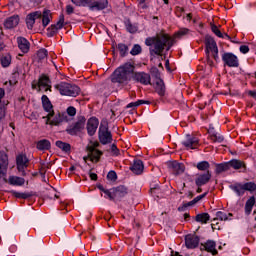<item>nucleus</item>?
Here are the masks:
<instances>
[{
	"instance_id": "f257e3e1",
	"label": "nucleus",
	"mask_w": 256,
	"mask_h": 256,
	"mask_svg": "<svg viewBox=\"0 0 256 256\" xmlns=\"http://www.w3.org/2000/svg\"><path fill=\"white\" fill-rule=\"evenodd\" d=\"M145 45L149 48L151 55H158L161 57L163 51H169L173 45H175V38H172L168 34L162 33L157 34L153 37H148L145 39Z\"/></svg>"
},
{
	"instance_id": "f03ea898",
	"label": "nucleus",
	"mask_w": 256,
	"mask_h": 256,
	"mask_svg": "<svg viewBox=\"0 0 256 256\" xmlns=\"http://www.w3.org/2000/svg\"><path fill=\"white\" fill-rule=\"evenodd\" d=\"M133 71H135V65L131 62H127L118 67L112 74V83H119V85H127L131 79H133Z\"/></svg>"
},
{
	"instance_id": "7ed1b4c3",
	"label": "nucleus",
	"mask_w": 256,
	"mask_h": 256,
	"mask_svg": "<svg viewBox=\"0 0 256 256\" xmlns=\"http://www.w3.org/2000/svg\"><path fill=\"white\" fill-rule=\"evenodd\" d=\"M55 89L59 91L60 95H65L67 97H77V95L81 93V88H79V86L67 82H60L55 86Z\"/></svg>"
},
{
	"instance_id": "20e7f679",
	"label": "nucleus",
	"mask_w": 256,
	"mask_h": 256,
	"mask_svg": "<svg viewBox=\"0 0 256 256\" xmlns=\"http://www.w3.org/2000/svg\"><path fill=\"white\" fill-rule=\"evenodd\" d=\"M98 137L102 145H109V143L113 141V135L111 134V131H109L107 122H101L99 126Z\"/></svg>"
},
{
	"instance_id": "39448f33",
	"label": "nucleus",
	"mask_w": 256,
	"mask_h": 256,
	"mask_svg": "<svg viewBox=\"0 0 256 256\" xmlns=\"http://www.w3.org/2000/svg\"><path fill=\"white\" fill-rule=\"evenodd\" d=\"M129 193V189L126 186L120 185L115 188H112L111 191H106V199H110V201H115V199H123L125 195Z\"/></svg>"
},
{
	"instance_id": "423d86ee",
	"label": "nucleus",
	"mask_w": 256,
	"mask_h": 256,
	"mask_svg": "<svg viewBox=\"0 0 256 256\" xmlns=\"http://www.w3.org/2000/svg\"><path fill=\"white\" fill-rule=\"evenodd\" d=\"M87 119L85 116H78L77 121L71 125L68 129H66L68 135H77V133H81L83 129H85V123Z\"/></svg>"
},
{
	"instance_id": "0eeeda50",
	"label": "nucleus",
	"mask_w": 256,
	"mask_h": 256,
	"mask_svg": "<svg viewBox=\"0 0 256 256\" xmlns=\"http://www.w3.org/2000/svg\"><path fill=\"white\" fill-rule=\"evenodd\" d=\"M16 165L20 175H22V177H26L27 172H25V170L29 167V158H27V155L19 154L16 157Z\"/></svg>"
},
{
	"instance_id": "6e6552de",
	"label": "nucleus",
	"mask_w": 256,
	"mask_h": 256,
	"mask_svg": "<svg viewBox=\"0 0 256 256\" xmlns=\"http://www.w3.org/2000/svg\"><path fill=\"white\" fill-rule=\"evenodd\" d=\"M42 107L48 115L46 117H43V119H46V125H49V121H51V117L55 115V111L53 110V104L51 103V100H49V97L47 95L42 96Z\"/></svg>"
},
{
	"instance_id": "1a4fd4ad",
	"label": "nucleus",
	"mask_w": 256,
	"mask_h": 256,
	"mask_svg": "<svg viewBox=\"0 0 256 256\" xmlns=\"http://www.w3.org/2000/svg\"><path fill=\"white\" fill-rule=\"evenodd\" d=\"M132 79L136 83H141V85H151V75L149 73L133 71Z\"/></svg>"
},
{
	"instance_id": "9d476101",
	"label": "nucleus",
	"mask_w": 256,
	"mask_h": 256,
	"mask_svg": "<svg viewBox=\"0 0 256 256\" xmlns=\"http://www.w3.org/2000/svg\"><path fill=\"white\" fill-rule=\"evenodd\" d=\"M222 61L227 67H239V58L231 52H225L222 55Z\"/></svg>"
},
{
	"instance_id": "9b49d317",
	"label": "nucleus",
	"mask_w": 256,
	"mask_h": 256,
	"mask_svg": "<svg viewBox=\"0 0 256 256\" xmlns=\"http://www.w3.org/2000/svg\"><path fill=\"white\" fill-rule=\"evenodd\" d=\"M168 169L172 175H183L185 173V164L177 161L168 162Z\"/></svg>"
},
{
	"instance_id": "f8f14e48",
	"label": "nucleus",
	"mask_w": 256,
	"mask_h": 256,
	"mask_svg": "<svg viewBox=\"0 0 256 256\" xmlns=\"http://www.w3.org/2000/svg\"><path fill=\"white\" fill-rule=\"evenodd\" d=\"M64 23H65V16L62 14L60 15L59 21L56 24H53L49 28H47V36L55 37V35H57V31H59V29H63Z\"/></svg>"
},
{
	"instance_id": "ddd939ff",
	"label": "nucleus",
	"mask_w": 256,
	"mask_h": 256,
	"mask_svg": "<svg viewBox=\"0 0 256 256\" xmlns=\"http://www.w3.org/2000/svg\"><path fill=\"white\" fill-rule=\"evenodd\" d=\"M182 145H184L186 149H197V147H199V138L187 134L185 139L182 141Z\"/></svg>"
},
{
	"instance_id": "4468645a",
	"label": "nucleus",
	"mask_w": 256,
	"mask_h": 256,
	"mask_svg": "<svg viewBox=\"0 0 256 256\" xmlns=\"http://www.w3.org/2000/svg\"><path fill=\"white\" fill-rule=\"evenodd\" d=\"M9 167V156L5 152H0V179L7 175V168Z\"/></svg>"
},
{
	"instance_id": "2eb2a0df",
	"label": "nucleus",
	"mask_w": 256,
	"mask_h": 256,
	"mask_svg": "<svg viewBox=\"0 0 256 256\" xmlns=\"http://www.w3.org/2000/svg\"><path fill=\"white\" fill-rule=\"evenodd\" d=\"M99 127V119L96 117H92L87 122V133L90 135V137H93L95 133H97V128Z\"/></svg>"
},
{
	"instance_id": "dca6fc26",
	"label": "nucleus",
	"mask_w": 256,
	"mask_h": 256,
	"mask_svg": "<svg viewBox=\"0 0 256 256\" xmlns=\"http://www.w3.org/2000/svg\"><path fill=\"white\" fill-rule=\"evenodd\" d=\"M109 7V0H97L89 4L90 11H103Z\"/></svg>"
},
{
	"instance_id": "f3484780",
	"label": "nucleus",
	"mask_w": 256,
	"mask_h": 256,
	"mask_svg": "<svg viewBox=\"0 0 256 256\" xmlns=\"http://www.w3.org/2000/svg\"><path fill=\"white\" fill-rule=\"evenodd\" d=\"M205 45H206V55H209V51L211 53L215 51L217 53V42H215V39L211 35L205 36Z\"/></svg>"
},
{
	"instance_id": "a211bd4d",
	"label": "nucleus",
	"mask_w": 256,
	"mask_h": 256,
	"mask_svg": "<svg viewBox=\"0 0 256 256\" xmlns=\"http://www.w3.org/2000/svg\"><path fill=\"white\" fill-rule=\"evenodd\" d=\"M209 181H211V171L198 174L197 178L195 179L197 187H203V185H207Z\"/></svg>"
},
{
	"instance_id": "6ab92c4d",
	"label": "nucleus",
	"mask_w": 256,
	"mask_h": 256,
	"mask_svg": "<svg viewBox=\"0 0 256 256\" xmlns=\"http://www.w3.org/2000/svg\"><path fill=\"white\" fill-rule=\"evenodd\" d=\"M185 245L187 249H195L199 246V238L196 235L188 234L185 237Z\"/></svg>"
},
{
	"instance_id": "aec40b11",
	"label": "nucleus",
	"mask_w": 256,
	"mask_h": 256,
	"mask_svg": "<svg viewBox=\"0 0 256 256\" xmlns=\"http://www.w3.org/2000/svg\"><path fill=\"white\" fill-rule=\"evenodd\" d=\"M217 244L215 241L208 240L205 244H201V251H207L212 255H217L219 252L217 251Z\"/></svg>"
},
{
	"instance_id": "412c9836",
	"label": "nucleus",
	"mask_w": 256,
	"mask_h": 256,
	"mask_svg": "<svg viewBox=\"0 0 256 256\" xmlns=\"http://www.w3.org/2000/svg\"><path fill=\"white\" fill-rule=\"evenodd\" d=\"M37 19H41V12L36 11L28 14L26 16L27 28L30 30L33 29V25H35V21H37Z\"/></svg>"
},
{
	"instance_id": "4be33fe9",
	"label": "nucleus",
	"mask_w": 256,
	"mask_h": 256,
	"mask_svg": "<svg viewBox=\"0 0 256 256\" xmlns=\"http://www.w3.org/2000/svg\"><path fill=\"white\" fill-rule=\"evenodd\" d=\"M228 167L229 169H235V170H239L242 172V173H245V171H247V166L245 165V162L241 161V160H238V159H233V160H230L228 162Z\"/></svg>"
},
{
	"instance_id": "5701e85b",
	"label": "nucleus",
	"mask_w": 256,
	"mask_h": 256,
	"mask_svg": "<svg viewBox=\"0 0 256 256\" xmlns=\"http://www.w3.org/2000/svg\"><path fill=\"white\" fill-rule=\"evenodd\" d=\"M17 44H18L20 51H22V53H29L31 44L29 43L28 39H26L24 37H18Z\"/></svg>"
},
{
	"instance_id": "b1692460",
	"label": "nucleus",
	"mask_w": 256,
	"mask_h": 256,
	"mask_svg": "<svg viewBox=\"0 0 256 256\" xmlns=\"http://www.w3.org/2000/svg\"><path fill=\"white\" fill-rule=\"evenodd\" d=\"M205 197H207V192H205L202 195L197 196L196 198H194L192 201H190L188 203H184L182 206H180L178 208V211H185V209H187V207H193V205H197V203H199V201H201V199H205Z\"/></svg>"
},
{
	"instance_id": "393cba45",
	"label": "nucleus",
	"mask_w": 256,
	"mask_h": 256,
	"mask_svg": "<svg viewBox=\"0 0 256 256\" xmlns=\"http://www.w3.org/2000/svg\"><path fill=\"white\" fill-rule=\"evenodd\" d=\"M145 169V166L143 165V161L137 159L133 161L132 167H130V170L135 175H141L143 173V170Z\"/></svg>"
},
{
	"instance_id": "a878e982",
	"label": "nucleus",
	"mask_w": 256,
	"mask_h": 256,
	"mask_svg": "<svg viewBox=\"0 0 256 256\" xmlns=\"http://www.w3.org/2000/svg\"><path fill=\"white\" fill-rule=\"evenodd\" d=\"M88 157L90 161H95L96 163L101 159V155H103V152L100 150H97L95 147H88Z\"/></svg>"
},
{
	"instance_id": "bb28decb",
	"label": "nucleus",
	"mask_w": 256,
	"mask_h": 256,
	"mask_svg": "<svg viewBox=\"0 0 256 256\" xmlns=\"http://www.w3.org/2000/svg\"><path fill=\"white\" fill-rule=\"evenodd\" d=\"M229 188L234 191L238 197H243L245 195V186L242 183L232 184Z\"/></svg>"
},
{
	"instance_id": "cd10ccee",
	"label": "nucleus",
	"mask_w": 256,
	"mask_h": 256,
	"mask_svg": "<svg viewBox=\"0 0 256 256\" xmlns=\"http://www.w3.org/2000/svg\"><path fill=\"white\" fill-rule=\"evenodd\" d=\"M38 83H39V91H41V87H46V91L51 90V86L49 85L51 83V80L48 78L47 75L42 74L39 77Z\"/></svg>"
},
{
	"instance_id": "c85d7f7f",
	"label": "nucleus",
	"mask_w": 256,
	"mask_h": 256,
	"mask_svg": "<svg viewBox=\"0 0 256 256\" xmlns=\"http://www.w3.org/2000/svg\"><path fill=\"white\" fill-rule=\"evenodd\" d=\"M208 133L210 135V140L213 141V143H223L225 141V137L223 135L215 132L213 128H210L208 130Z\"/></svg>"
},
{
	"instance_id": "c756f323",
	"label": "nucleus",
	"mask_w": 256,
	"mask_h": 256,
	"mask_svg": "<svg viewBox=\"0 0 256 256\" xmlns=\"http://www.w3.org/2000/svg\"><path fill=\"white\" fill-rule=\"evenodd\" d=\"M19 25V16H11L4 22V27L6 29H13Z\"/></svg>"
},
{
	"instance_id": "7c9ffc66",
	"label": "nucleus",
	"mask_w": 256,
	"mask_h": 256,
	"mask_svg": "<svg viewBox=\"0 0 256 256\" xmlns=\"http://www.w3.org/2000/svg\"><path fill=\"white\" fill-rule=\"evenodd\" d=\"M36 148L39 151H49V149H51V142L47 139H42L37 142Z\"/></svg>"
},
{
	"instance_id": "2f4dec72",
	"label": "nucleus",
	"mask_w": 256,
	"mask_h": 256,
	"mask_svg": "<svg viewBox=\"0 0 256 256\" xmlns=\"http://www.w3.org/2000/svg\"><path fill=\"white\" fill-rule=\"evenodd\" d=\"M8 183L10 185H16V186L25 185V178H22L19 176H10L8 179Z\"/></svg>"
},
{
	"instance_id": "473e14b6",
	"label": "nucleus",
	"mask_w": 256,
	"mask_h": 256,
	"mask_svg": "<svg viewBox=\"0 0 256 256\" xmlns=\"http://www.w3.org/2000/svg\"><path fill=\"white\" fill-rule=\"evenodd\" d=\"M211 219L209 213H200L195 216V221L197 223L207 224V222Z\"/></svg>"
},
{
	"instance_id": "72a5a7b5",
	"label": "nucleus",
	"mask_w": 256,
	"mask_h": 256,
	"mask_svg": "<svg viewBox=\"0 0 256 256\" xmlns=\"http://www.w3.org/2000/svg\"><path fill=\"white\" fill-rule=\"evenodd\" d=\"M156 93L160 96V97H165V82H163V80L159 79L156 82Z\"/></svg>"
},
{
	"instance_id": "f704fd0d",
	"label": "nucleus",
	"mask_w": 256,
	"mask_h": 256,
	"mask_svg": "<svg viewBox=\"0 0 256 256\" xmlns=\"http://www.w3.org/2000/svg\"><path fill=\"white\" fill-rule=\"evenodd\" d=\"M229 217H233V214L229 213L227 215L225 212L218 211L216 213V218H214L213 221H229L231 220Z\"/></svg>"
},
{
	"instance_id": "c9c22d12",
	"label": "nucleus",
	"mask_w": 256,
	"mask_h": 256,
	"mask_svg": "<svg viewBox=\"0 0 256 256\" xmlns=\"http://www.w3.org/2000/svg\"><path fill=\"white\" fill-rule=\"evenodd\" d=\"M56 147H58V149H61V151H63L64 153H69V151H71V144L63 142L61 140L56 141Z\"/></svg>"
},
{
	"instance_id": "e433bc0d",
	"label": "nucleus",
	"mask_w": 256,
	"mask_h": 256,
	"mask_svg": "<svg viewBox=\"0 0 256 256\" xmlns=\"http://www.w3.org/2000/svg\"><path fill=\"white\" fill-rule=\"evenodd\" d=\"M42 17V25L43 27H47L49 23H51V11L45 10L43 14H41Z\"/></svg>"
},
{
	"instance_id": "4c0bfd02",
	"label": "nucleus",
	"mask_w": 256,
	"mask_h": 256,
	"mask_svg": "<svg viewBox=\"0 0 256 256\" xmlns=\"http://www.w3.org/2000/svg\"><path fill=\"white\" fill-rule=\"evenodd\" d=\"M191 31L188 28H180L175 34L174 39H183V37H187Z\"/></svg>"
},
{
	"instance_id": "58836bf2",
	"label": "nucleus",
	"mask_w": 256,
	"mask_h": 256,
	"mask_svg": "<svg viewBox=\"0 0 256 256\" xmlns=\"http://www.w3.org/2000/svg\"><path fill=\"white\" fill-rule=\"evenodd\" d=\"M229 162H225V163H220V164H216V173L217 175L225 172V171H229Z\"/></svg>"
},
{
	"instance_id": "ea45409f",
	"label": "nucleus",
	"mask_w": 256,
	"mask_h": 256,
	"mask_svg": "<svg viewBox=\"0 0 256 256\" xmlns=\"http://www.w3.org/2000/svg\"><path fill=\"white\" fill-rule=\"evenodd\" d=\"M125 27H126V30L128 31V33H137V31L139 29L137 27V25L131 23V20L125 21Z\"/></svg>"
},
{
	"instance_id": "a19ab883",
	"label": "nucleus",
	"mask_w": 256,
	"mask_h": 256,
	"mask_svg": "<svg viewBox=\"0 0 256 256\" xmlns=\"http://www.w3.org/2000/svg\"><path fill=\"white\" fill-rule=\"evenodd\" d=\"M211 167V164H209V162L207 161H201L198 162L196 165V169H198V171H209V168Z\"/></svg>"
},
{
	"instance_id": "79ce46f5",
	"label": "nucleus",
	"mask_w": 256,
	"mask_h": 256,
	"mask_svg": "<svg viewBox=\"0 0 256 256\" xmlns=\"http://www.w3.org/2000/svg\"><path fill=\"white\" fill-rule=\"evenodd\" d=\"M139 105H151L149 100H138L136 102H131L127 105V109H131V107H139Z\"/></svg>"
},
{
	"instance_id": "37998d69",
	"label": "nucleus",
	"mask_w": 256,
	"mask_h": 256,
	"mask_svg": "<svg viewBox=\"0 0 256 256\" xmlns=\"http://www.w3.org/2000/svg\"><path fill=\"white\" fill-rule=\"evenodd\" d=\"M60 123H63V115L61 113L56 114L53 120L48 121V125H59Z\"/></svg>"
},
{
	"instance_id": "c03bdc74",
	"label": "nucleus",
	"mask_w": 256,
	"mask_h": 256,
	"mask_svg": "<svg viewBox=\"0 0 256 256\" xmlns=\"http://www.w3.org/2000/svg\"><path fill=\"white\" fill-rule=\"evenodd\" d=\"M13 197H16V199H29L31 197L30 193H23V192H17V191H11Z\"/></svg>"
},
{
	"instance_id": "a18cd8bd",
	"label": "nucleus",
	"mask_w": 256,
	"mask_h": 256,
	"mask_svg": "<svg viewBox=\"0 0 256 256\" xmlns=\"http://www.w3.org/2000/svg\"><path fill=\"white\" fill-rule=\"evenodd\" d=\"M71 2L76 5V7H87L91 4V0H71Z\"/></svg>"
},
{
	"instance_id": "49530a36",
	"label": "nucleus",
	"mask_w": 256,
	"mask_h": 256,
	"mask_svg": "<svg viewBox=\"0 0 256 256\" xmlns=\"http://www.w3.org/2000/svg\"><path fill=\"white\" fill-rule=\"evenodd\" d=\"M1 65H2V67H9V65H11V55L10 54H6V55L2 56Z\"/></svg>"
},
{
	"instance_id": "de8ad7c7",
	"label": "nucleus",
	"mask_w": 256,
	"mask_h": 256,
	"mask_svg": "<svg viewBox=\"0 0 256 256\" xmlns=\"http://www.w3.org/2000/svg\"><path fill=\"white\" fill-rule=\"evenodd\" d=\"M118 50L120 53V57H125V55H127L128 51H129V47H127V45L120 43L118 44Z\"/></svg>"
},
{
	"instance_id": "09e8293b",
	"label": "nucleus",
	"mask_w": 256,
	"mask_h": 256,
	"mask_svg": "<svg viewBox=\"0 0 256 256\" xmlns=\"http://www.w3.org/2000/svg\"><path fill=\"white\" fill-rule=\"evenodd\" d=\"M243 185H244V190L245 191H249L250 193H253L254 191H256L255 182H246Z\"/></svg>"
},
{
	"instance_id": "8fccbe9b",
	"label": "nucleus",
	"mask_w": 256,
	"mask_h": 256,
	"mask_svg": "<svg viewBox=\"0 0 256 256\" xmlns=\"http://www.w3.org/2000/svg\"><path fill=\"white\" fill-rule=\"evenodd\" d=\"M211 31L215 34L216 37H220V39H223V33H221V30H219V27L215 24H211Z\"/></svg>"
},
{
	"instance_id": "3c124183",
	"label": "nucleus",
	"mask_w": 256,
	"mask_h": 256,
	"mask_svg": "<svg viewBox=\"0 0 256 256\" xmlns=\"http://www.w3.org/2000/svg\"><path fill=\"white\" fill-rule=\"evenodd\" d=\"M47 55H48V52H47V49L45 48H42L37 52V57L40 61H43V59H45Z\"/></svg>"
},
{
	"instance_id": "603ef678",
	"label": "nucleus",
	"mask_w": 256,
	"mask_h": 256,
	"mask_svg": "<svg viewBox=\"0 0 256 256\" xmlns=\"http://www.w3.org/2000/svg\"><path fill=\"white\" fill-rule=\"evenodd\" d=\"M142 49H141V45L135 44L132 48V50L130 51L131 55H139L141 53Z\"/></svg>"
},
{
	"instance_id": "864d4df0",
	"label": "nucleus",
	"mask_w": 256,
	"mask_h": 256,
	"mask_svg": "<svg viewBox=\"0 0 256 256\" xmlns=\"http://www.w3.org/2000/svg\"><path fill=\"white\" fill-rule=\"evenodd\" d=\"M107 179H109L110 181H117V173L115 171L111 170L107 174Z\"/></svg>"
},
{
	"instance_id": "5fc2aeb1",
	"label": "nucleus",
	"mask_w": 256,
	"mask_h": 256,
	"mask_svg": "<svg viewBox=\"0 0 256 256\" xmlns=\"http://www.w3.org/2000/svg\"><path fill=\"white\" fill-rule=\"evenodd\" d=\"M67 114L70 116V117H75V115H77V109H75V107L73 106H69L67 108Z\"/></svg>"
},
{
	"instance_id": "6e6d98bb",
	"label": "nucleus",
	"mask_w": 256,
	"mask_h": 256,
	"mask_svg": "<svg viewBox=\"0 0 256 256\" xmlns=\"http://www.w3.org/2000/svg\"><path fill=\"white\" fill-rule=\"evenodd\" d=\"M111 153L112 155H114V157H119L120 153H119V148H117V145L112 144Z\"/></svg>"
},
{
	"instance_id": "4d7b16f0",
	"label": "nucleus",
	"mask_w": 256,
	"mask_h": 256,
	"mask_svg": "<svg viewBox=\"0 0 256 256\" xmlns=\"http://www.w3.org/2000/svg\"><path fill=\"white\" fill-rule=\"evenodd\" d=\"M6 108L0 104V121H3V119H5V115H6Z\"/></svg>"
},
{
	"instance_id": "13d9d810",
	"label": "nucleus",
	"mask_w": 256,
	"mask_h": 256,
	"mask_svg": "<svg viewBox=\"0 0 256 256\" xmlns=\"http://www.w3.org/2000/svg\"><path fill=\"white\" fill-rule=\"evenodd\" d=\"M17 77H19L18 73L12 74V77L10 79V85H17Z\"/></svg>"
},
{
	"instance_id": "bf43d9fd",
	"label": "nucleus",
	"mask_w": 256,
	"mask_h": 256,
	"mask_svg": "<svg viewBox=\"0 0 256 256\" xmlns=\"http://www.w3.org/2000/svg\"><path fill=\"white\" fill-rule=\"evenodd\" d=\"M239 50H240V53H243V55H246V53H248L250 49H249V46L247 45H241Z\"/></svg>"
},
{
	"instance_id": "052dcab7",
	"label": "nucleus",
	"mask_w": 256,
	"mask_h": 256,
	"mask_svg": "<svg viewBox=\"0 0 256 256\" xmlns=\"http://www.w3.org/2000/svg\"><path fill=\"white\" fill-rule=\"evenodd\" d=\"M74 12H75V8H73V6H71V5L66 6L67 15H73Z\"/></svg>"
},
{
	"instance_id": "680f3d73",
	"label": "nucleus",
	"mask_w": 256,
	"mask_h": 256,
	"mask_svg": "<svg viewBox=\"0 0 256 256\" xmlns=\"http://www.w3.org/2000/svg\"><path fill=\"white\" fill-rule=\"evenodd\" d=\"M246 205H248V207H253L255 205V197H251L246 201Z\"/></svg>"
},
{
	"instance_id": "e2e57ef3",
	"label": "nucleus",
	"mask_w": 256,
	"mask_h": 256,
	"mask_svg": "<svg viewBox=\"0 0 256 256\" xmlns=\"http://www.w3.org/2000/svg\"><path fill=\"white\" fill-rule=\"evenodd\" d=\"M159 191H160L159 185H156L155 187L150 188L151 195H157Z\"/></svg>"
},
{
	"instance_id": "0e129e2a",
	"label": "nucleus",
	"mask_w": 256,
	"mask_h": 256,
	"mask_svg": "<svg viewBox=\"0 0 256 256\" xmlns=\"http://www.w3.org/2000/svg\"><path fill=\"white\" fill-rule=\"evenodd\" d=\"M251 211H253V207L248 206L247 204H245V213H246V215H251Z\"/></svg>"
},
{
	"instance_id": "69168bd1",
	"label": "nucleus",
	"mask_w": 256,
	"mask_h": 256,
	"mask_svg": "<svg viewBox=\"0 0 256 256\" xmlns=\"http://www.w3.org/2000/svg\"><path fill=\"white\" fill-rule=\"evenodd\" d=\"M213 58L215 61H219V48H217V51H212Z\"/></svg>"
},
{
	"instance_id": "338daca9",
	"label": "nucleus",
	"mask_w": 256,
	"mask_h": 256,
	"mask_svg": "<svg viewBox=\"0 0 256 256\" xmlns=\"http://www.w3.org/2000/svg\"><path fill=\"white\" fill-rule=\"evenodd\" d=\"M32 89H38V91H39V81L37 82V81H33L32 82Z\"/></svg>"
},
{
	"instance_id": "774afa93",
	"label": "nucleus",
	"mask_w": 256,
	"mask_h": 256,
	"mask_svg": "<svg viewBox=\"0 0 256 256\" xmlns=\"http://www.w3.org/2000/svg\"><path fill=\"white\" fill-rule=\"evenodd\" d=\"M89 176H90V179L92 181H97V174L96 173H90Z\"/></svg>"
}]
</instances>
